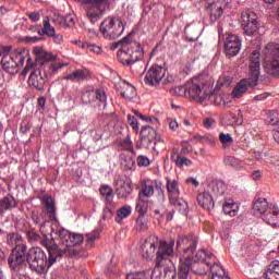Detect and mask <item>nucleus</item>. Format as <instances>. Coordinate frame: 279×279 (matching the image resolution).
<instances>
[{
	"label": "nucleus",
	"instance_id": "nucleus-1",
	"mask_svg": "<svg viewBox=\"0 0 279 279\" xmlns=\"http://www.w3.org/2000/svg\"><path fill=\"white\" fill-rule=\"evenodd\" d=\"M156 245H158L157 250V265L159 267H166L171 263V256H173V247L175 246V240H171L169 243L167 241L160 240L158 242V238L149 236L145 240L142 246V256L146 259H151V257L156 254Z\"/></svg>",
	"mask_w": 279,
	"mask_h": 279
},
{
	"label": "nucleus",
	"instance_id": "nucleus-2",
	"mask_svg": "<svg viewBox=\"0 0 279 279\" xmlns=\"http://www.w3.org/2000/svg\"><path fill=\"white\" fill-rule=\"evenodd\" d=\"M250 64H248V81L247 78H242L233 88L232 96L235 99L239 97H243L245 92L251 88L258 86V80H260V51L254 50L250 57Z\"/></svg>",
	"mask_w": 279,
	"mask_h": 279
},
{
	"label": "nucleus",
	"instance_id": "nucleus-3",
	"mask_svg": "<svg viewBox=\"0 0 279 279\" xmlns=\"http://www.w3.org/2000/svg\"><path fill=\"white\" fill-rule=\"evenodd\" d=\"M1 66L5 73L10 75H16L23 64H25V58L29 59V50L16 49L12 51V46H5L0 48Z\"/></svg>",
	"mask_w": 279,
	"mask_h": 279
},
{
	"label": "nucleus",
	"instance_id": "nucleus-4",
	"mask_svg": "<svg viewBox=\"0 0 279 279\" xmlns=\"http://www.w3.org/2000/svg\"><path fill=\"white\" fill-rule=\"evenodd\" d=\"M195 252V246H191L183 253L179 265V279H187L190 271H194L198 276H206L208 269L213 272L215 263L207 262V264H193L191 263V254Z\"/></svg>",
	"mask_w": 279,
	"mask_h": 279
},
{
	"label": "nucleus",
	"instance_id": "nucleus-5",
	"mask_svg": "<svg viewBox=\"0 0 279 279\" xmlns=\"http://www.w3.org/2000/svg\"><path fill=\"white\" fill-rule=\"evenodd\" d=\"M33 53L37 64H39V69H41L44 72L45 77H53V75H57L60 69L66 66L64 63H51L56 60V56L40 46L33 48Z\"/></svg>",
	"mask_w": 279,
	"mask_h": 279
},
{
	"label": "nucleus",
	"instance_id": "nucleus-6",
	"mask_svg": "<svg viewBox=\"0 0 279 279\" xmlns=\"http://www.w3.org/2000/svg\"><path fill=\"white\" fill-rule=\"evenodd\" d=\"M210 93H213V87L210 83H207L204 75L194 76L187 81V95L194 101L199 104L206 101L210 97Z\"/></svg>",
	"mask_w": 279,
	"mask_h": 279
},
{
	"label": "nucleus",
	"instance_id": "nucleus-7",
	"mask_svg": "<svg viewBox=\"0 0 279 279\" xmlns=\"http://www.w3.org/2000/svg\"><path fill=\"white\" fill-rule=\"evenodd\" d=\"M50 236H52V239H60L62 246L59 247V250H62V255L66 250L70 251L73 247H80V245L84 243V235L81 233L70 232L62 227L52 228Z\"/></svg>",
	"mask_w": 279,
	"mask_h": 279
},
{
	"label": "nucleus",
	"instance_id": "nucleus-8",
	"mask_svg": "<svg viewBox=\"0 0 279 279\" xmlns=\"http://www.w3.org/2000/svg\"><path fill=\"white\" fill-rule=\"evenodd\" d=\"M144 58L143 46L136 41L124 44L118 51V60L121 64L133 66Z\"/></svg>",
	"mask_w": 279,
	"mask_h": 279
},
{
	"label": "nucleus",
	"instance_id": "nucleus-9",
	"mask_svg": "<svg viewBox=\"0 0 279 279\" xmlns=\"http://www.w3.org/2000/svg\"><path fill=\"white\" fill-rule=\"evenodd\" d=\"M166 189L168 191L169 202L175 206L183 215L189 214V204L186 201L180 198V182L175 179L167 178Z\"/></svg>",
	"mask_w": 279,
	"mask_h": 279
},
{
	"label": "nucleus",
	"instance_id": "nucleus-10",
	"mask_svg": "<svg viewBox=\"0 0 279 279\" xmlns=\"http://www.w3.org/2000/svg\"><path fill=\"white\" fill-rule=\"evenodd\" d=\"M123 32H125V24L120 20L116 21L114 17H107L100 24V34L106 40H117L123 36Z\"/></svg>",
	"mask_w": 279,
	"mask_h": 279
},
{
	"label": "nucleus",
	"instance_id": "nucleus-11",
	"mask_svg": "<svg viewBox=\"0 0 279 279\" xmlns=\"http://www.w3.org/2000/svg\"><path fill=\"white\" fill-rule=\"evenodd\" d=\"M114 0H86L85 3L87 5V19L90 23L95 24L99 19H101V14L106 12L110 8V3Z\"/></svg>",
	"mask_w": 279,
	"mask_h": 279
},
{
	"label": "nucleus",
	"instance_id": "nucleus-12",
	"mask_svg": "<svg viewBox=\"0 0 279 279\" xmlns=\"http://www.w3.org/2000/svg\"><path fill=\"white\" fill-rule=\"evenodd\" d=\"M116 184V193L120 199L125 197H130L134 187L132 186V179L128 178L126 175H118L114 179Z\"/></svg>",
	"mask_w": 279,
	"mask_h": 279
},
{
	"label": "nucleus",
	"instance_id": "nucleus-13",
	"mask_svg": "<svg viewBox=\"0 0 279 279\" xmlns=\"http://www.w3.org/2000/svg\"><path fill=\"white\" fill-rule=\"evenodd\" d=\"M269 56L272 60L270 62V73L271 75H279V45L278 44H268L266 46V58L265 62L269 66Z\"/></svg>",
	"mask_w": 279,
	"mask_h": 279
},
{
	"label": "nucleus",
	"instance_id": "nucleus-14",
	"mask_svg": "<svg viewBox=\"0 0 279 279\" xmlns=\"http://www.w3.org/2000/svg\"><path fill=\"white\" fill-rule=\"evenodd\" d=\"M100 195L106 202V208L104 209V217H112L114 213V191L110 185H102L100 187Z\"/></svg>",
	"mask_w": 279,
	"mask_h": 279
},
{
	"label": "nucleus",
	"instance_id": "nucleus-15",
	"mask_svg": "<svg viewBox=\"0 0 279 279\" xmlns=\"http://www.w3.org/2000/svg\"><path fill=\"white\" fill-rule=\"evenodd\" d=\"M166 75L165 68L155 64L148 69L145 75V84L148 86H158Z\"/></svg>",
	"mask_w": 279,
	"mask_h": 279
},
{
	"label": "nucleus",
	"instance_id": "nucleus-16",
	"mask_svg": "<svg viewBox=\"0 0 279 279\" xmlns=\"http://www.w3.org/2000/svg\"><path fill=\"white\" fill-rule=\"evenodd\" d=\"M242 24L244 33L246 36H254L258 29V22L256 21V15L248 9L242 12Z\"/></svg>",
	"mask_w": 279,
	"mask_h": 279
},
{
	"label": "nucleus",
	"instance_id": "nucleus-17",
	"mask_svg": "<svg viewBox=\"0 0 279 279\" xmlns=\"http://www.w3.org/2000/svg\"><path fill=\"white\" fill-rule=\"evenodd\" d=\"M241 38L233 34H228L225 38V51L229 58L239 56L241 52Z\"/></svg>",
	"mask_w": 279,
	"mask_h": 279
},
{
	"label": "nucleus",
	"instance_id": "nucleus-18",
	"mask_svg": "<svg viewBox=\"0 0 279 279\" xmlns=\"http://www.w3.org/2000/svg\"><path fill=\"white\" fill-rule=\"evenodd\" d=\"M41 204L46 210V215H48V219L53 221L56 226H60V220H58V214L56 209V199L49 195H44L41 196Z\"/></svg>",
	"mask_w": 279,
	"mask_h": 279
},
{
	"label": "nucleus",
	"instance_id": "nucleus-19",
	"mask_svg": "<svg viewBox=\"0 0 279 279\" xmlns=\"http://www.w3.org/2000/svg\"><path fill=\"white\" fill-rule=\"evenodd\" d=\"M191 263L193 265H204L208 263H214V265H221L217 262L215 258V255L213 253H209L205 248H201L196 252L195 256H193V253L191 254Z\"/></svg>",
	"mask_w": 279,
	"mask_h": 279
},
{
	"label": "nucleus",
	"instance_id": "nucleus-20",
	"mask_svg": "<svg viewBox=\"0 0 279 279\" xmlns=\"http://www.w3.org/2000/svg\"><path fill=\"white\" fill-rule=\"evenodd\" d=\"M47 76H45V72L43 68L34 70L28 78L29 86L36 88V90H44L45 89V82H47Z\"/></svg>",
	"mask_w": 279,
	"mask_h": 279
},
{
	"label": "nucleus",
	"instance_id": "nucleus-21",
	"mask_svg": "<svg viewBox=\"0 0 279 279\" xmlns=\"http://www.w3.org/2000/svg\"><path fill=\"white\" fill-rule=\"evenodd\" d=\"M203 3H207V11L210 14L211 21H217V19H221L223 14V2L219 0H203Z\"/></svg>",
	"mask_w": 279,
	"mask_h": 279
},
{
	"label": "nucleus",
	"instance_id": "nucleus-22",
	"mask_svg": "<svg viewBox=\"0 0 279 279\" xmlns=\"http://www.w3.org/2000/svg\"><path fill=\"white\" fill-rule=\"evenodd\" d=\"M223 125H243V112L241 109L236 110V113L229 111L222 118Z\"/></svg>",
	"mask_w": 279,
	"mask_h": 279
},
{
	"label": "nucleus",
	"instance_id": "nucleus-23",
	"mask_svg": "<svg viewBox=\"0 0 279 279\" xmlns=\"http://www.w3.org/2000/svg\"><path fill=\"white\" fill-rule=\"evenodd\" d=\"M196 201L198 205L205 210H213L215 208V199L209 192H202L197 195Z\"/></svg>",
	"mask_w": 279,
	"mask_h": 279
},
{
	"label": "nucleus",
	"instance_id": "nucleus-24",
	"mask_svg": "<svg viewBox=\"0 0 279 279\" xmlns=\"http://www.w3.org/2000/svg\"><path fill=\"white\" fill-rule=\"evenodd\" d=\"M155 193H156V190L154 189V185L151 184V182L147 180L140 181L138 197H143L144 199H149L154 197Z\"/></svg>",
	"mask_w": 279,
	"mask_h": 279
},
{
	"label": "nucleus",
	"instance_id": "nucleus-25",
	"mask_svg": "<svg viewBox=\"0 0 279 279\" xmlns=\"http://www.w3.org/2000/svg\"><path fill=\"white\" fill-rule=\"evenodd\" d=\"M263 220L268 223V226H272V228L279 227V209L276 205L270 207V210L263 216Z\"/></svg>",
	"mask_w": 279,
	"mask_h": 279
},
{
	"label": "nucleus",
	"instance_id": "nucleus-26",
	"mask_svg": "<svg viewBox=\"0 0 279 279\" xmlns=\"http://www.w3.org/2000/svg\"><path fill=\"white\" fill-rule=\"evenodd\" d=\"M88 78V70L86 69H78L73 71L70 74L64 76V80L68 82H84V80Z\"/></svg>",
	"mask_w": 279,
	"mask_h": 279
},
{
	"label": "nucleus",
	"instance_id": "nucleus-27",
	"mask_svg": "<svg viewBox=\"0 0 279 279\" xmlns=\"http://www.w3.org/2000/svg\"><path fill=\"white\" fill-rule=\"evenodd\" d=\"M275 205H271L267 202V198H258L254 204L253 208L256 213H259L262 215V218L265 217V214L269 210H271V207Z\"/></svg>",
	"mask_w": 279,
	"mask_h": 279
},
{
	"label": "nucleus",
	"instance_id": "nucleus-28",
	"mask_svg": "<svg viewBox=\"0 0 279 279\" xmlns=\"http://www.w3.org/2000/svg\"><path fill=\"white\" fill-rule=\"evenodd\" d=\"M11 208H16V199H14V196L7 195L4 198L0 199V215H3L5 210H11Z\"/></svg>",
	"mask_w": 279,
	"mask_h": 279
},
{
	"label": "nucleus",
	"instance_id": "nucleus-29",
	"mask_svg": "<svg viewBox=\"0 0 279 279\" xmlns=\"http://www.w3.org/2000/svg\"><path fill=\"white\" fill-rule=\"evenodd\" d=\"M265 279H279V260H272L264 274Z\"/></svg>",
	"mask_w": 279,
	"mask_h": 279
},
{
	"label": "nucleus",
	"instance_id": "nucleus-30",
	"mask_svg": "<svg viewBox=\"0 0 279 279\" xmlns=\"http://www.w3.org/2000/svg\"><path fill=\"white\" fill-rule=\"evenodd\" d=\"M130 215H132V206L130 205L122 206L117 211V217H116L117 223H123V219H128Z\"/></svg>",
	"mask_w": 279,
	"mask_h": 279
},
{
	"label": "nucleus",
	"instance_id": "nucleus-31",
	"mask_svg": "<svg viewBox=\"0 0 279 279\" xmlns=\"http://www.w3.org/2000/svg\"><path fill=\"white\" fill-rule=\"evenodd\" d=\"M121 97L128 101H133V99H136V87L128 83L124 84V90L121 92Z\"/></svg>",
	"mask_w": 279,
	"mask_h": 279
},
{
	"label": "nucleus",
	"instance_id": "nucleus-32",
	"mask_svg": "<svg viewBox=\"0 0 279 279\" xmlns=\"http://www.w3.org/2000/svg\"><path fill=\"white\" fill-rule=\"evenodd\" d=\"M182 245L183 247H185V251H184V254H185L190 247H194V252H195L197 247V242L190 240L187 236L182 235L177 241V247H182Z\"/></svg>",
	"mask_w": 279,
	"mask_h": 279
},
{
	"label": "nucleus",
	"instance_id": "nucleus-33",
	"mask_svg": "<svg viewBox=\"0 0 279 279\" xmlns=\"http://www.w3.org/2000/svg\"><path fill=\"white\" fill-rule=\"evenodd\" d=\"M158 270H154L153 275L150 276V279H175V268H169L166 267L163 269V274L160 275L159 277L156 275Z\"/></svg>",
	"mask_w": 279,
	"mask_h": 279
},
{
	"label": "nucleus",
	"instance_id": "nucleus-34",
	"mask_svg": "<svg viewBox=\"0 0 279 279\" xmlns=\"http://www.w3.org/2000/svg\"><path fill=\"white\" fill-rule=\"evenodd\" d=\"M211 279H230L228 275H226V270L219 264H215L211 267Z\"/></svg>",
	"mask_w": 279,
	"mask_h": 279
},
{
	"label": "nucleus",
	"instance_id": "nucleus-35",
	"mask_svg": "<svg viewBox=\"0 0 279 279\" xmlns=\"http://www.w3.org/2000/svg\"><path fill=\"white\" fill-rule=\"evenodd\" d=\"M222 210H223L225 215H229V217H236V215H239V204L225 203L222 205Z\"/></svg>",
	"mask_w": 279,
	"mask_h": 279
},
{
	"label": "nucleus",
	"instance_id": "nucleus-36",
	"mask_svg": "<svg viewBox=\"0 0 279 279\" xmlns=\"http://www.w3.org/2000/svg\"><path fill=\"white\" fill-rule=\"evenodd\" d=\"M81 49H85L86 51H89L90 53H96V56H99L104 53V48L96 44H90L88 41H82Z\"/></svg>",
	"mask_w": 279,
	"mask_h": 279
},
{
	"label": "nucleus",
	"instance_id": "nucleus-37",
	"mask_svg": "<svg viewBox=\"0 0 279 279\" xmlns=\"http://www.w3.org/2000/svg\"><path fill=\"white\" fill-rule=\"evenodd\" d=\"M149 208V201L138 196L135 210L140 213V216H145Z\"/></svg>",
	"mask_w": 279,
	"mask_h": 279
},
{
	"label": "nucleus",
	"instance_id": "nucleus-38",
	"mask_svg": "<svg viewBox=\"0 0 279 279\" xmlns=\"http://www.w3.org/2000/svg\"><path fill=\"white\" fill-rule=\"evenodd\" d=\"M209 189L215 195H223L226 193V183L222 181L211 182Z\"/></svg>",
	"mask_w": 279,
	"mask_h": 279
},
{
	"label": "nucleus",
	"instance_id": "nucleus-39",
	"mask_svg": "<svg viewBox=\"0 0 279 279\" xmlns=\"http://www.w3.org/2000/svg\"><path fill=\"white\" fill-rule=\"evenodd\" d=\"M219 141L223 149H229V147L232 146V143H234V138H232V135L230 133H220Z\"/></svg>",
	"mask_w": 279,
	"mask_h": 279
},
{
	"label": "nucleus",
	"instance_id": "nucleus-40",
	"mask_svg": "<svg viewBox=\"0 0 279 279\" xmlns=\"http://www.w3.org/2000/svg\"><path fill=\"white\" fill-rule=\"evenodd\" d=\"M148 228L147 217L138 216L135 221V230L136 232H145Z\"/></svg>",
	"mask_w": 279,
	"mask_h": 279
},
{
	"label": "nucleus",
	"instance_id": "nucleus-41",
	"mask_svg": "<svg viewBox=\"0 0 279 279\" xmlns=\"http://www.w3.org/2000/svg\"><path fill=\"white\" fill-rule=\"evenodd\" d=\"M135 114L142 121H145L146 123H151V125H155L156 128L160 125V120H158V118L156 117L143 116L141 112L137 111H135Z\"/></svg>",
	"mask_w": 279,
	"mask_h": 279
},
{
	"label": "nucleus",
	"instance_id": "nucleus-42",
	"mask_svg": "<svg viewBox=\"0 0 279 279\" xmlns=\"http://www.w3.org/2000/svg\"><path fill=\"white\" fill-rule=\"evenodd\" d=\"M172 93L177 95L178 97H186L189 95V83L186 85H179L173 88Z\"/></svg>",
	"mask_w": 279,
	"mask_h": 279
},
{
	"label": "nucleus",
	"instance_id": "nucleus-43",
	"mask_svg": "<svg viewBox=\"0 0 279 279\" xmlns=\"http://www.w3.org/2000/svg\"><path fill=\"white\" fill-rule=\"evenodd\" d=\"M223 162L228 167H234L235 169H238V167H241V160L233 156L225 157Z\"/></svg>",
	"mask_w": 279,
	"mask_h": 279
},
{
	"label": "nucleus",
	"instance_id": "nucleus-44",
	"mask_svg": "<svg viewBox=\"0 0 279 279\" xmlns=\"http://www.w3.org/2000/svg\"><path fill=\"white\" fill-rule=\"evenodd\" d=\"M95 95H96V99L100 104H102L104 108H106L107 101H108V96L106 95V90H104L101 88L96 89Z\"/></svg>",
	"mask_w": 279,
	"mask_h": 279
},
{
	"label": "nucleus",
	"instance_id": "nucleus-45",
	"mask_svg": "<svg viewBox=\"0 0 279 279\" xmlns=\"http://www.w3.org/2000/svg\"><path fill=\"white\" fill-rule=\"evenodd\" d=\"M175 165H177V167H191V165H193V162L191 161V159H189L184 156L178 155L177 159H175Z\"/></svg>",
	"mask_w": 279,
	"mask_h": 279
},
{
	"label": "nucleus",
	"instance_id": "nucleus-46",
	"mask_svg": "<svg viewBox=\"0 0 279 279\" xmlns=\"http://www.w3.org/2000/svg\"><path fill=\"white\" fill-rule=\"evenodd\" d=\"M43 34H45V36H49V37L53 36L56 34V28L53 26H51V22H49V21L44 22Z\"/></svg>",
	"mask_w": 279,
	"mask_h": 279
},
{
	"label": "nucleus",
	"instance_id": "nucleus-47",
	"mask_svg": "<svg viewBox=\"0 0 279 279\" xmlns=\"http://www.w3.org/2000/svg\"><path fill=\"white\" fill-rule=\"evenodd\" d=\"M24 62H26V65L22 71V75H27V73H29V71L34 69V63L32 62V56L29 54V51H28V59L25 58Z\"/></svg>",
	"mask_w": 279,
	"mask_h": 279
},
{
	"label": "nucleus",
	"instance_id": "nucleus-48",
	"mask_svg": "<svg viewBox=\"0 0 279 279\" xmlns=\"http://www.w3.org/2000/svg\"><path fill=\"white\" fill-rule=\"evenodd\" d=\"M121 147L122 149H125V151L134 153V144L132 143V140H130V137H126L122 141Z\"/></svg>",
	"mask_w": 279,
	"mask_h": 279
},
{
	"label": "nucleus",
	"instance_id": "nucleus-49",
	"mask_svg": "<svg viewBox=\"0 0 279 279\" xmlns=\"http://www.w3.org/2000/svg\"><path fill=\"white\" fill-rule=\"evenodd\" d=\"M128 121H129L131 128L134 130V132H138V130H140L138 120L134 116L128 114Z\"/></svg>",
	"mask_w": 279,
	"mask_h": 279
},
{
	"label": "nucleus",
	"instance_id": "nucleus-50",
	"mask_svg": "<svg viewBox=\"0 0 279 279\" xmlns=\"http://www.w3.org/2000/svg\"><path fill=\"white\" fill-rule=\"evenodd\" d=\"M129 44L130 43H128V37H124V38H122V40L111 44L110 49H111V51L119 49V47H121V49H123V45H129Z\"/></svg>",
	"mask_w": 279,
	"mask_h": 279
},
{
	"label": "nucleus",
	"instance_id": "nucleus-51",
	"mask_svg": "<svg viewBox=\"0 0 279 279\" xmlns=\"http://www.w3.org/2000/svg\"><path fill=\"white\" fill-rule=\"evenodd\" d=\"M137 165L138 167H149L150 165L149 158H147V156L140 155L137 157Z\"/></svg>",
	"mask_w": 279,
	"mask_h": 279
},
{
	"label": "nucleus",
	"instance_id": "nucleus-52",
	"mask_svg": "<svg viewBox=\"0 0 279 279\" xmlns=\"http://www.w3.org/2000/svg\"><path fill=\"white\" fill-rule=\"evenodd\" d=\"M59 25H60V27H71V26L75 25V20L73 19V16L66 15L64 17V23L59 24Z\"/></svg>",
	"mask_w": 279,
	"mask_h": 279
},
{
	"label": "nucleus",
	"instance_id": "nucleus-53",
	"mask_svg": "<svg viewBox=\"0 0 279 279\" xmlns=\"http://www.w3.org/2000/svg\"><path fill=\"white\" fill-rule=\"evenodd\" d=\"M126 279H149L145 272H131L126 275Z\"/></svg>",
	"mask_w": 279,
	"mask_h": 279
},
{
	"label": "nucleus",
	"instance_id": "nucleus-54",
	"mask_svg": "<svg viewBox=\"0 0 279 279\" xmlns=\"http://www.w3.org/2000/svg\"><path fill=\"white\" fill-rule=\"evenodd\" d=\"M97 239H99L98 231H93L92 233H87V243H89V245H93V243H95Z\"/></svg>",
	"mask_w": 279,
	"mask_h": 279
},
{
	"label": "nucleus",
	"instance_id": "nucleus-55",
	"mask_svg": "<svg viewBox=\"0 0 279 279\" xmlns=\"http://www.w3.org/2000/svg\"><path fill=\"white\" fill-rule=\"evenodd\" d=\"M203 123L207 130H210V128H215V125H217V122L213 118H205Z\"/></svg>",
	"mask_w": 279,
	"mask_h": 279
},
{
	"label": "nucleus",
	"instance_id": "nucleus-56",
	"mask_svg": "<svg viewBox=\"0 0 279 279\" xmlns=\"http://www.w3.org/2000/svg\"><path fill=\"white\" fill-rule=\"evenodd\" d=\"M49 38H52V43H54L56 45H62V41L64 40V37L62 36V34H53L51 35Z\"/></svg>",
	"mask_w": 279,
	"mask_h": 279
},
{
	"label": "nucleus",
	"instance_id": "nucleus-57",
	"mask_svg": "<svg viewBox=\"0 0 279 279\" xmlns=\"http://www.w3.org/2000/svg\"><path fill=\"white\" fill-rule=\"evenodd\" d=\"M168 125L172 132H175V130L180 128V124H178V121L175 119H168Z\"/></svg>",
	"mask_w": 279,
	"mask_h": 279
},
{
	"label": "nucleus",
	"instance_id": "nucleus-58",
	"mask_svg": "<svg viewBox=\"0 0 279 279\" xmlns=\"http://www.w3.org/2000/svg\"><path fill=\"white\" fill-rule=\"evenodd\" d=\"M34 221H35V223L40 226V230H43L45 228V225L47 223L45 221V216L44 215H41V216H39L37 218H34Z\"/></svg>",
	"mask_w": 279,
	"mask_h": 279
},
{
	"label": "nucleus",
	"instance_id": "nucleus-59",
	"mask_svg": "<svg viewBox=\"0 0 279 279\" xmlns=\"http://www.w3.org/2000/svg\"><path fill=\"white\" fill-rule=\"evenodd\" d=\"M186 184H192V186H199V181L195 178H189L186 179Z\"/></svg>",
	"mask_w": 279,
	"mask_h": 279
},
{
	"label": "nucleus",
	"instance_id": "nucleus-60",
	"mask_svg": "<svg viewBox=\"0 0 279 279\" xmlns=\"http://www.w3.org/2000/svg\"><path fill=\"white\" fill-rule=\"evenodd\" d=\"M149 130H154V129H151L150 125H144V126H142L141 136H147V132H148Z\"/></svg>",
	"mask_w": 279,
	"mask_h": 279
},
{
	"label": "nucleus",
	"instance_id": "nucleus-61",
	"mask_svg": "<svg viewBox=\"0 0 279 279\" xmlns=\"http://www.w3.org/2000/svg\"><path fill=\"white\" fill-rule=\"evenodd\" d=\"M162 217H166V221H172L173 220V211H166Z\"/></svg>",
	"mask_w": 279,
	"mask_h": 279
},
{
	"label": "nucleus",
	"instance_id": "nucleus-62",
	"mask_svg": "<svg viewBox=\"0 0 279 279\" xmlns=\"http://www.w3.org/2000/svg\"><path fill=\"white\" fill-rule=\"evenodd\" d=\"M29 19L36 23L37 21H40V15L38 13H31Z\"/></svg>",
	"mask_w": 279,
	"mask_h": 279
},
{
	"label": "nucleus",
	"instance_id": "nucleus-63",
	"mask_svg": "<svg viewBox=\"0 0 279 279\" xmlns=\"http://www.w3.org/2000/svg\"><path fill=\"white\" fill-rule=\"evenodd\" d=\"M260 171L256 170L253 172L252 178L253 180H260Z\"/></svg>",
	"mask_w": 279,
	"mask_h": 279
},
{
	"label": "nucleus",
	"instance_id": "nucleus-64",
	"mask_svg": "<svg viewBox=\"0 0 279 279\" xmlns=\"http://www.w3.org/2000/svg\"><path fill=\"white\" fill-rule=\"evenodd\" d=\"M45 104H47V100L45 99V97L38 98V105L40 106V108H44Z\"/></svg>",
	"mask_w": 279,
	"mask_h": 279
}]
</instances>
